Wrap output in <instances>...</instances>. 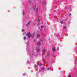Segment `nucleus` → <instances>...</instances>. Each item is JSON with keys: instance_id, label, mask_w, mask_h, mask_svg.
<instances>
[{"instance_id": "obj_23", "label": "nucleus", "mask_w": 77, "mask_h": 77, "mask_svg": "<svg viewBox=\"0 0 77 77\" xmlns=\"http://www.w3.org/2000/svg\"><path fill=\"white\" fill-rule=\"evenodd\" d=\"M41 41H42V42L43 41H42V39H41Z\"/></svg>"}, {"instance_id": "obj_2", "label": "nucleus", "mask_w": 77, "mask_h": 77, "mask_svg": "<svg viewBox=\"0 0 77 77\" xmlns=\"http://www.w3.org/2000/svg\"><path fill=\"white\" fill-rule=\"evenodd\" d=\"M41 44V42H38L37 43V45H38V46H39V45H40Z\"/></svg>"}, {"instance_id": "obj_9", "label": "nucleus", "mask_w": 77, "mask_h": 77, "mask_svg": "<svg viewBox=\"0 0 77 77\" xmlns=\"http://www.w3.org/2000/svg\"><path fill=\"white\" fill-rule=\"evenodd\" d=\"M23 39L24 40H25V39H26V37H25L23 38Z\"/></svg>"}, {"instance_id": "obj_26", "label": "nucleus", "mask_w": 77, "mask_h": 77, "mask_svg": "<svg viewBox=\"0 0 77 77\" xmlns=\"http://www.w3.org/2000/svg\"><path fill=\"white\" fill-rule=\"evenodd\" d=\"M35 10V9H34Z\"/></svg>"}, {"instance_id": "obj_20", "label": "nucleus", "mask_w": 77, "mask_h": 77, "mask_svg": "<svg viewBox=\"0 0 77 77\" xmlns=\"http://www.w3.org/2000/svg\"><path fill=\"white\" fill-rule=\"evenodd\" d=\"M30 2H31L30 1H29V4H30Z\"/></svg>"}, {"instance_id": "obj_6", "label": "nucleus", "mask_w": 77, "mask_h": 77, "mask_svg": "<svg viewBox=\"0 0 77 77\" xmlns=\"http://www.w3.org/2000/svg\"><path fill=\"white\" fill-rule=\"evenodd\" d=\"M30 21H29L28 24H27L26 25V26H28L29 25V24H30Z\"/></svg>"}, {"instance_id": "obj_5", "label": "nucleus", "mask_w": 77, "mask_h": 77, "mask_svg": "<svg viewBox=\"0 0 77 77\" xmlns=\"http://www.w3.org/2000/svg\"><path fill=\"white\" fill-rule=\"evenodd\" d=\"M32 38H33L34 36H35V33H33L32 34Z\"/></svg>"}, {"instance_id": "obj_21", "label": "nucleus", "mask_w": 77, "mask_h": 77, "mask_svg": "<svg viewBox=\"0 0 77 77\" xmlns=\"http://www.w3.org/2000/svg\"><path fill=\"white\" fill-rule=\"evenodd\" d=\"M37 38H38V37H39V36L38 35L37 36Z\"/></svg>"}, {"instance_id": "obj_25", "label": "nucleus", "mask_w": 77, "mask_h": 77, "mask_svg": "<svg viewBox=\"0 0 77 77\" xmlns=\"http://www.w3.org/2000/svg\"><path fill=\"white\" fill-rule=\"evenodd\" d=\"M48 69H49V68H48V69L47 70H48Z\"/></svg>"}, {"instance_id": "obj_11", "label": "nucleus", "mask_w": 77, "mask_h": 77, "mask_svg": "<svg viewBox=\"0 0 77 77\" xmlns=\"http://www.w3.org/2000/svg\"><path fill=\"white\" fill-rule=\"evenodd\" d=\"M42 63H40L39 64V65H40V66H41V65H42Z\"/></svg>"}, {"instance_id": "obj_14", "label": "nucleus", "mask_w": 77, "mask_h": 77, "mask_svg": "<svg viewBox=\"0 0 77 77\" xmlns=\"http://www.w3.org/2000/svg\"><path fill=\"white\" fill-rule=\"evenodd\" d=\"M22 32H24V29H22Z\"/></svg>"}, {"instance_id": "obj_1", "label": "nucleus", "mask_w": 77, "mask_h": 77, "mask_svg": "<svg viewBox=\"0 0 77 77\" xmlns=\"http://www.w3.org/2000/svg\"><path fill=\"white\" fill-rule=\"evenodd\" d=\"M30 32L27 33L26 35V36H27L28 38L30 37L31 35H30Z\"/></svg>"}, {"instance_id": "obj_18", "label": "nucleus", "mask_w": 77, "mask_h": 77, "mask_svg": "<svg viewBox=\"0 0 77 77\" xmlns=\"http://www.w3.org/2000/svg\"><path fill=\"white\" fill-rule=\"evenodd\" d=\"M36 11H38V8H37L36 9Z\"/></svg>"}, {"instance_id": "obj_8", "label": "nucleus", "mask_w": 77, "mask_h": 77, "mask_svg": "<svg viewBox=\"0 0 77 77\" xmlns=\"http://www.w3.org/2000/svg\"><path fill=\"white\" fill-rule=\"evenodd\" d=\"M42 52L43 53H44V52H45V50H43L42 51Z\"/></svg>"}, {"instance_id": "obj_17", "label": "nucleus", "mask_w": 77, "mask_h": 77, "mask_svg": "<svg viewBox=\"0 0 77 77\" xmlns=\"http://www.w3.org/2000/svg\"><path fill=\"white\" fill-rule=\"evenodd\" d=\"M23 15H24V14H25L24 13V11H23Z\"/></svg>"}, {"instance_id": "obj_24", "label": "nucleus", "mask_w": 77, "mask_h": 77, "mask_svg": "<svg viewBox=\"0 0 77 77\" xmlns=\"http://www.w3.org/2000/svg\"><path fill=\"white\" fill-rule=\"evenodd\" d=\"M23 75L24 76V75H25V73H24L23 74Z\"/></svg>"}, {"instance_id": "obj_4", "label": "nucleus", "mask_w": 77, "mask_h": 77, "mask_svg": "<svg viewBox=\"0 0 77 77\" xmlns=\"http://www.w3.org/2000/svg\"><path fill=\"white\" fill-rule=\"evenodd\" d=\"M50 55L49 54H48V55H46V56H45V57L46 58H48V57L49 56V55Z\"/></svg>"}, {"instance_id": "obj_10", "label": "nucleus", "mask_w": 77, "mask_h": 77, "mask_svg": "<svg viewBox=\"0 0 77 77\" xmlns=\"http://www.w3.org/2000/svg\"><path fill=\"white\" fill-rule=\"evenodd\" d=\"M60 23H61V24H62V23H63V21H60Z\"/></svg>"}, {"instance_id": "obj_13", "label": "nucleus", "mask_w": 77, "mask_h": 77, "mask_svg": "<svg viewBox=\"0 0 77 77\" xmlns=\"http://www.w3.org/2000/svg\"><path fill=\"white\" fill-rule=\"evenodd\" d=\"M57 50H59V48L58 47L57 48Z\"/></svg>"}, {"instance_id": "obj_3", "label": "nucleus", "mask_w": 77, "mask_h": 77, "mask_svg": "<svg viewBox=\"0 0 77 77\" xmlns=\"http://www.w3.org/2000/svg\"><path fill=\"white\" fill-rule=\"evenodd\" d=\"M36 50L37 51V52H39V51L40 50L38 48H37L36 49Z\"/></svg>"}, {"instance_id": "obj_12", "label": "nucleus", "mask_w": 77, "mask_h": 77, "mask_svg": "<svg viewBox=\"0 0 77 77\" xmlns=\"http://www.w3.org/2000/svg\"><path fill=\"white\" fill-rule=\"evenodd\" d=\"M63 27L64 29H66V27L65 26H64Z\"/></svg>"}, {"instance_id": "obj_7", "label": "nucleus", "mask_w": 77, "mask_h": 77, "mask_svg": "<svg viewBox=\"0 0 77 77\" xmlns=\"http://www.w3.org/2000/svg\"><path fill=\"white\" fill-rule=\"evenodd\" d=\"M52 50L53 51H55V49L54 48H52Z\"/></svg>"}, {"instance_id": "obj_22", "label": "nucleus", "mask_w": 77, "mask_h": 77, "mask_svg": "<svg viewBox=\"0 0 77 77\" xmlns=\"http://www.w3.org/2000/svg\"><path fill=\"white\" fill-rule=\"evenodd\" d=\"M71 75H69V77H71Z\"/></svg>"}, {"instance_id": "obj_16", "label": "nucleus", "mask_w": 77, "mask_h": 77, "mask_svg": "<svg viewBox=\"0 0 77 77\" xmlns=\"http://www.w3.org/2000/svg\"><path fill=\"white\" fill-rule=\"evenodd\" d=\"M41 27L42 28H43V27H44V26H41Z\"/></svg>"}, {"instance_id": "obj_19", "label": "nucleus", "mask_w": 77, "mask_h": 77, "mask_svg": "<svg viewBox=\"0 0 77 77\" xmlns=\"http://www.w3.org/2000/svg\"><path fill=\"white\" fill-rule=\"evenodd\" d=\"M71 15V14L70 13V14H69V16H70V15Z\"/></svg>"}, {"instance_id": "obj_15", "label": "nucleus", "mask_w": 77, "mask_h": 77, "mask_svg": "<svg viewBox=\"0 0 77 77\" xmlns=\"http://www.w3.org/2000/svg\"><path fill=\"white\" fill-rule=\"evenodd\" d=\"M38 21H39H39H40V19H38Z\"/></svg>"}]
</instances>
